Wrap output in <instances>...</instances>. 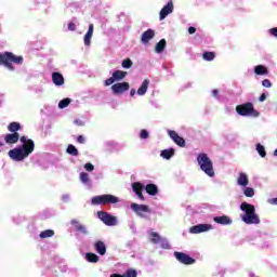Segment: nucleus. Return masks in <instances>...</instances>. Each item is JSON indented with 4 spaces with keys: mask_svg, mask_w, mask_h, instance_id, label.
Wrapping results in <instances>:
<instances>
[{
    "mask_svg": "<svg viewBox=\"0 0 277 277\" xmlns=\"http://www.w3.org/2000/svg\"><path fill=\"white\" fill-rule=\"evenodd\" d=\"M19 141L22 142V145L9 151V157L13 161H24V159H27V157H29V155H31L36 148V143H34V140H30L27 136H22Z\"/></svg>",
    "mask_w": 277,
    "mask_h": 277,
    "instance_id": "1",
    "label": "nucleus"
},
{
    "mask_svg": "<svg viewBox=\"0 0 277 277\" xmlns=\"http://www.w3.org/2000/svg\"><path fill=\"white\" fill-rule=\"evenodd\" d=\"M240 211H242L240 214V220H242L245 224H261V217H259V214H256V208L254 205L245 201L240 205Z\"/></svg>",
    "mask_w": 277,
    "mask_h": 277,
    "instance_id": "2",
    "label": "nucleus"
},
{
    "mask_svg": "<svg viewBox=\"0 0 277 277\" xmlns=\"http://www.w3.org/2000/svg\"><path fill=\"white\" fill-rule=\"evenodd\" d=\"M132 189L134 194H136L137 198H140L142 201L146 200L144 198V195L142 194L144 189L149 196H157V194H159V187H157V185L155 184H147L146 186H144V184L140 182H134L132 184Z\"/></svg>",
    "mask_w": 277,
    "mask_h": 277,
    "instance_id": "3",
    "label": "nucleus"
},
{
    "mask_svg": "<svg viewBox=\"0 0 277 277\" xmlns=\"http://www.w3.org/2000/svg\"><path fill=\"white\" fill-rule=\"evenodd\" d=\"M24 62L23 56L14 55L12 52L0 53V64L5 66L9 70H14V65L22 66Z\"/></svg>",
    "mask_w": 277,
    "mask_h": 277,
    "instance_id": "4",
    "label": "nucleus"
},
{
    "mask_svg": "<svg viewBox=\"0 0 277 277\" xmlns=\"http://www.w3.org/2000/svg\"><path fill=\"white\" fill-rule=\"evenodd\" d=\"M197 162L200 167V170L205 172L210 177L215 176V171L213 170V161H211V158L207 156V154H199L197 157Z\"/></svg>",
    "mask_w": 277,
    "mask_h": 277,
    "instance_id": "5",
    "label": "nucleus"
},
{
    "mask_svg": "<svg viewBox=\"0 0 277 277\" xmlns=\"http://www.w3.org/2000/svg\"><path fill=\"white\" fill-rule=\"evenodd\" d=\"M117 202H120V198L109 194L98 195L91 199V205H94V206L117 205Z\"/></svg>",
    "mask_w": 277,
    "mask_h": 277,
    "instance_id": "6",
    "label": "nucleus"
},
{
    "mask_svg": "<svg viewBox=\"0 0 277 277\" xmlns=\"http://www.w3.org/2000/svg\"><path fill=\"white\" fill-rule=\"evenodd\" d=\"M236 111L239 116H253V118H259V111L254 109V105L250 102L238 105Z\"/></svg>",
    "mask_w": 277,
    "mask_h": 277,
    "instance_id": "7",
    "label": "nucleus"
},
{
    "mask_svg": "<svg viewBox=\"0 0 277 277\" xmlns=\"http://www.w3.org/2000/svg\"><path fill=\"white\" fill-rule=\"evenodd\" d=\"M97 216L106 226H116L118 224V219L109 214V212L100 211L97 212Z\"/></svg>",
    "mask_w": 277,
    "mask_h": 277,
    "instance_id": "8",
    "label": "nucleus"
},
{
    "mask_svg": "<svg viewBox=\"0 0 277 277\" xmlns=\"http://www.w3.org/2000/svg\"><path fill=\"white\" fill-rule=\"evenodd\" d=\"M174 256L175 259H177V261L180 263H183V265H194V263H196V260H194L192 256L183 253V252H174Z\"/></svg>",
    "mask_w": 277,
    "mask_h": 277,
    "instance_id": "9",
    "label": "nucleus"
},
{
    "mask_svg": "<svg viewBox=\"0 0 277 277\" xmlns=\"http://www.w3.org/2000/svg\"><path fill=\"white\" fill-rule=\"evenodd\" d=\"M130 207H131L132 211H134V213H136V215H138L140 217H144L143 213H148V211H150L148 209V206H146V205L131 203Z\"/></svg>",
    "mask_w": 277,
    "mask_h": 277,
    "instance_id": "10",
    "label": "nucleus"
},
{
    "mask_svg": "<svg viewBox=\"0 0 277 277\" xmlns=\"http://www.w3.org/2000/svg\"><path fill=\"white\" fill-rule=\"evenodd\" d=\"M174 12V3L172 1H169L160 11V21L166 19V17L169 14H172Z\"/></svg>",
    "mask_w": 277,
    "mask_h": 277,
    "instance_id": "11",
    "label": "nucleus"
},
{
    "mask_svg": "<svg viewBox=\"0 0 277 277\" xmlns=\"http://www.w3.org/2000/svg\"><path fill=\"white\" fill-rule=\"evenodd\" d=\"M114 94H123L129 90V82H118L111 87Z\"/></svg>",
    "mask_w": 277,
    "mask_h": 277,
    "instance_id": "12",
    "label": "nucleus"
},
{
    "mask_svg": "<svg viewBox=\"0 0 277 277\" xmlns=\"http://www.w3.org/2000/svg\"><path fill=\"white\" fill-rule=\"evenodd\" d=\"M207 230H211L210 224H198L190 227L189 233L193 235H198L199 233H207Z\"/></svg>",
    "mask_w": 277,
    "mask_h": 277,
    "instance_id": "13",
    "label": "nucleus"
},
{
    "mask_svg": "<svg viewBox=\"0 0 277 277\" xmlns=\"http://www.w3.org/2000/svg\"><path fill=\"white\" fill-rule=\"evenodd\" d=\"M71 226H74V230L78 233V235H88V227L85 225L79 223L77 220H71Z\"/></svg>",
    "mask_w": 277,
    "mask_h": 277,
    "instance_id": "14",
    "label": "nucleus"
},
{
    "mask_svg": "<svg viewBox=\"0 0 277 277\" xmlns=\"http://www.w3.org/2000/svg\"><path fill=\"white\" fill-rule=\"evenodd\" d=\"M92 36H94V24L89 25V29L84 35V39H83L84 47H90V44H92Z\"/></svg>",
    "mask_w": 277,
    "mask_h": 277,
    "instance_id": "15",
    "label": "nucleus"
},
{
    "mask_svg": "<svg viewBox=\"0 0 277 277\" xmlns=\"http://www.w3.org/2000/svg\"><path fill=\"white\" fill-rule=\"evenodd\" d=\"M21 140V134L18 132H13L11 134H6L4 137V142L6 144H16Z\"/></svg>",
    "mask_w": 277,
    "mask_h": 277,
    "instance_id": "16",
    "label": "nucleus"
},
{
    "mask_svg": "<svg viewBox=\"0 0 277 277\" xmlns=\"http://www.w3.org/2000/svg\"><path fill=\"white\" fill-rule=\"evenodd\" d=\"M94 248L101 256H105V254H107V247L105 246V242L98 240L95 242Z\"/></svg>",
    "mask_w": 277,
    "mask_h": 277,
    "instance_id": "17",
    "label": "nucleus"
},
{
    "mask_svg": "<svg viewBox=\"0 0 277 277\" xmlns=\"http://www.w3.org/2000/svg\"><path fill=\"white\" fill-rule=\"evenodd\" d=\"M153 38H155V30L147 29L145 32H143L141 40L143 44H148Z\"/></svg>",
    "mask_w": 277,
    "mask_h": 277,
    "instance_id": "18",
    "label": "nucleus"
},
{
    "mask_svg": "<svg viewBox=\"0 0 277 277\" xmlns=\"http://www.w3.org/2000/svg\"><path fill=\"white\" fill-rule=\"evenodd\" d=\"M80 181L82 184L85 185V187H88V189H92V180H90V174H88L85 172H81Z\"/></svg>",
    "mask_w": 277,
    "mask_h": 277,
    "instance_id": "19",
    "label": "nucleus"
},
{
    "mask_svg": "<svg viewBox=\"0 0 277 277\" xmlns=\"http://www.w3.org/2000/svg\"><path fill=\"white\" fill-rule=\"evenodd\" d=\"M214 222L216 224H221L223 226H226L228 224H233V220H230V217L226 216V215H223V216H215L214 219Z\"/></svg>",
    "mask_w": 277,
    "mask_h": 277,
    "instance_id": "20",
    "label": "nucleus"
},
{
    "mask_svg": "<svg viewBox=\"0 0 277 277\" xmlns=\"http://www.w3.org/2000/svg\"><path fill=\"white\" fill-rule=\"evenodd\" d=\"M52 81L54 85H64V76L60 72H53Z\"/></svg>",
    "mask_w": 277,
    "mask_h": 277,
    "instance_id": "21",
    "label": "nucleus"
},
{
    "mask_svg": "<svg viewBox=\"0 0 277 277\" xmlns=\"http://www.w3.org/2000/svg\"><path fill=\"white\" fill-rule=\"evenodd\" d=\"M148 85H150V81L144 80L142 85L138 88L136 94H138V96H144V94H146V92H148Z\"/></svg>",
    "mask_w": 277,
    "mask_h": 277,
    "instance_id": "22",
    "label": "nucleus"
},
{
    "mask_svg": "<svg viewBox=\"0 0 277 277\" xmlns=\"http://www.w3.org/2000/svg\"><path fill=\"white\" fill-rule=\"evenodd\" d=\"M175 150L174 148H168V149H163L160 154V156L162 157V159H172V157H174Z\"/></svg>",
    "mask_w": 277,
    "mask_h": 277,
    "instance_id": "23",
    "label": "nucleus"
},
{
    "mask_svg": "<svg viewBox=\"0 0 277 277\" xmlns=\"http://www.w3.org/2000/svg\"><path fill=\"white\" fill-rule=\"evenodd\" d=\"M126 77H127V71L115 70L113 72V78L115 79V81H122V79H124Z\"/></svg>",
    "mask_w": 277,
    "mask_h": 277,
    "instance_id": "24",
    "label": "nucleus"
},
{
    "mask_svg": "<svg viewBox=\"0 0 277 277\" xmlns=\"http://www.w3.org/2000/svg\"><path fill=\"white\" fill-rule=\"evenodd\" d=\"M166 39H161L155 48L156 53H161L162 51H166Z\"/></svg>",
    "mask_w": 277,
    "mask_h": 277,
    "instance_id": "25",
    "label": "nucleus"
},
{
    "mask_svg": "<svg viewBox=\"0 0 277 277\" xmlns=\"http://www.w3.org/2000/svg\"><path fill=\"white\" fill-rule=\"evenodd\" d=\"M238 185H241L242 187H247V185H248V175H246V173H240L239 174Z\"/></svg>",
    "mask_w": 277,
    "mask_h": 277,
    "instance_id": "26",
    "label": "nucleus"
},
{
    "mask_svg": "<svg viewBox=\"0 0 277 277\" xmlns=\"http://www.w3.org/2000/svg\"><path fill=\"white\" fill-rule=\"evenodd\" d=\"M67 154L71 155L72 157H77L79 155V149H77V147H75V145L69 144L67 146Z\"/></svg>",
    "mask_w": 277,
    "mask_h": 277,
    "instance_id": "27",
    "label": "nucleus"
},
{
    "mask_svg": "<svg viewBox=\"0 0 277 277\" xmlns=\"http://www.w3.org/2000/svg\"><path fill=\"white\" fill-rule=\"evenodd\" d=\"M161 236H159V233H157V232H151L150 233V241H151V243H155V245H157V243H160V241H161Z\"/></svg>",
    "mask_w": 277,
    "mask_h": 277,
    "instance_id": "28",
    "label": "nucleus"
},
{
    "mask_svg": "<svg viewBox=\"0 0 277 277\" xmlns=\"http://www.w3.org/2000/svg\"><path fill=\"white\" fill-rule=\"evenodd\" d=\"M11 133H16V131H21V123L18 122H11L8 127Z\"/></svg>",
    "mask_w": 277,
    "mask_h": 277,
    "instance_id": "29",
    "label": "nucleus"
},
{
    "mask_svg": "<svg viewBox=\"0 0 277 277\" xmlns=\"http://www.w3.org/2000/svg\"><path fill=\"white\" fill-rule=\"evenodd\" d=\"M254 72L255 75H267V67L263 65H258L254 68Z\"/></svg>",
    "mask_w": 277,
    "mask_h": 277,
    "instance_id": "30",
    "label": "nucleus"
},
{
    "mask_svg": "<svg viewBox=\"0 0 277 277\" xmlns=\"http://www.w3.org/2000/svg\"><path fill=\"white\" fill-rule=\"evenodd\" d=\"M53 235H55V232H53V229H47V230H44V232H41L40 235H39V237H40L41 239H47V238H49V237H53Z\"/></svg>",
    "mask_w": 277,
    "mask_h": 277,
    "instance_id": "31",
    "label": "nucleus"
},
{
    "mask_svg": "<svg viewBox=\"0 0 277 277\" xmlns=\"http://www.w3.org/2000/svg\"><path fill=\"white\" fill-rule=\"evenodd\" d=\"M85 259L89 263H98V255L95 253H87Z\"/></svg>",
    "mask_w": 277,
    "mask_h": 277,
    "instance_id": "32",
    "label": "nucleus"
},
{
    "mask_svg": "<svg viewBox=\"0 0 277 277\" xmlns=\"http://www.w3.org/2000/svg\"><path fill=\"white\" fill-rule=\"evenodd\" d=\"M256 150L260 155V157H267V151H265V146L261 145V143L256 144Z\"/></svg>",
    "mask_w": 277,
    "mask_h": 277,
    "instance_id": "33",
    "label": "nucleus"
},
{
    "mask_svg": "<svg viewBox=\"0 0 277 277\" xmlns=\"http://www.w3.org/2000/svg\"><path fill=\"white\" fill-rule=\"evenodd\" d=\"M203 60H206V62H213V60H215V53L205 52L203 53Z\"/></svg>",
    "mask_w": 277,
    "mask_h": 277,
    "instance_id": "34",
    "label": "nucleus"
},
{
    "mask_svg": "<svg viewBox=\"0 0 277 277\" xmlns=\"http://www.w3.org/2000/svg\"><path fill=\"white\" fill-rule=\"evenodd\" d=\"M68 105H70V98H64L58 103L60 109H65Z\"/></svg>",
    "mask_w": 277,
    "mask_h": 277,
    "instance_id": "35",
    "label": "nucleus"
},
{
    "mask_svg": "<svg viewBox=\"0 0 277 277\" xmlns=\"http://www.w3.org/2000/svg\"><path fill=\"white\" fill-rule=\"evenodd\" d=\"M121 66L122 68H131V66H133V61H131V58L123 60Z\"/></svg>",
    "mask_w": 277,
    "mask_h": 277,
    "instance_id": "36",
    "label": "nucleus"
},
{
    "mask_svg": "<svg viewBox=\"0 0 277 277\" xmlns=\"http://www.w3.org/2000/svg\"><path fill=\"white\" fill-rule=\"evenodd\" d=\"M173 142H175L177 146H181V148H185V138L177 136Z\"/></svg>",
    "mask_w": 277,
    "mask_h": 277,
    "instance_id": "37",
    "label": "nucleus"
},
{
    "mask_svg": "<svg viewBox=\"0 0 277 277\" xmlns=\"http://www.w3.org/2000/svg\"><path fill=\"white\" fill-rule=\"evenodd\" d=\"M160 246L163 250H170V242H168V239L166 238H161Z\"/></svg>",
    "mask_w": 277,
    "mask_h": 277,
    "instance_id": "38",
    "label": "nucleus"
},
{
    "mask_svg": "<svg viewBox=\"0 0 277 277\" xmlns=\"http://www.w3.org/2000/svg\"><path fill=\"white\" fill-rule=\"evenodd\" d=\"M245 196H247V198H252V196H254V189L251 187L245 188Z\"/></svg>",
    "mask_w": 277,
    "mask_h": 277,
    "instance_id": "39",
    "label": "nucleus"
},
{
    "mask_svg": "<svg viewBox=\"0 0 277 277\" xmlns=\"http://www.w3.org/2000/svg\"><path fill=\"white\" fill-rule=\"evenodd\" d=\"M126 277H137V272L135 269L130 268L126 272Z\"/></svg>",
    "mask_w": 277,
    "mask_h": 277,
    "instance_id": "40",
    "label": "nucleus"
},
{
    "mask_svg": "<svg viewBox=\"0 0 277 277\" xmlns=\"http://www.w3.org/2000/svg\"><path fill=\"white\" fill-rule=\"evenodd\" d=\"M84 170H87V172H94V164L88 162L84 164Z\"/></svg>",
    "mask_w": 277,
    "mask_h": 277,
    "instance_id": "41",
    "label": "nucleus"
},
{
    "mask_svg": "<svg viewBox=\"0 0 277 277\" xmlns=\"http://www.w3.org/2000/svg\"><path fill=\"white\" fill-rule=\"evenodd\" d=\"M141 140H148V131L142 130L140 133Z\"/></svg>",
    "mask_w": 277,
    "mask_h": 277,
    "instance_id": "42",
    "label": "nucleus"
},
{
    "mask_svg": "<svg viewBox=\"0 0 277 277\" xmlns=\"http://www.w3.org/2000/svg\"><path fill=\"white\" fill-rule=\"evenodd\" d=\"M169 135L171 140H173V142L179 137V134L176 133V131H173V130L169 131Z\"/></svg>",
    "mask_w": 277,
    "mask_h": 277,
    "instance_id": "43",
    "label": "nucleus"
},
{
    "mask_svg": "<svg viewBox=\"0 0 277 277\" xmlns=\"http://www.w3.org/2000/svg\"><path fill=\"white\" fill-rule=\"evenodd\" d=\"M262 85L264 88H272V81H269V79H265L262 81Z\"/></svg>",
    "mask_w": 277,
    "mask_h": 277,
    "instance_id": "44",
    "label": "nucleus"
},
{
    "mask_svg": "<svg viewBox=\"0 0 277 277\" xmlns=\"http://www.w3.org/2000/svg\"><path fill=\"white\" fill-rule=\"evenodd\" d=\"M77 29V25H75V23L70 22L68 24V30L69 31H75Z\"/></svg>",
    "mask_w": 277,
    "mask_h": 277,
    "instance_id": "45",
    "label": "nucleus"
},
{
    "mask_svg": "<svg viewBox=\"0 0 277 277\" xmlns=\"http://www.w3.org/2000/svg\"><path fill=\"white\" fill-rule=\"evenodd\" d=\"M116 80L114 79V77H110L108 79L105 80V85H111Z\"/></svg>",
    "mask_w": 277,
    "mask_h": 277,
    "instance_id": "46",
    "label": "nucleus"
},
{
    "mask_svg": "<svg viewBox=\"0 0 277 277\" xmlns=\"http://www.w3.org/2000/svg\"><path fill=\"white\" fill-rule=\"evenodd\" d=\"M77 143H78V144H84V143H85V138H84L82 135H79V136L77 137Z\"/></svg>",
    "mask_w": 277,
    "mask_h": 277,
    "instance_id": "47",
    "label": "nucleus"
},
{
    "mask_svg": "<svg viewBox=\"0 0 277 277\" xmlns=\"http://www.w3.org/2000/svg\"><path fill=\"white\" fill-rule=\"evenodd\" d=\"M220 91H217V89L212 90V96H214V98H220Z\"/></svg>",
    "mask_w": 277,
    "mask_h": 277,
    "instance_id": "48",
    "label": "nucleus"
},
{
    "mask_svg": "<svg viewBox=\"0 0 277 277\" xmlns=\"http://www.w3.org/2000/svg\"><path fill=\"white\" fill-rule=\"evenodd\" d=\"M269 34H271V36H274L275 38H277V27L272 28V29L269 30Z\"/></svg>",
    "mask_w": 277,
    "mask_h": 277,
    "instance_id": "49",
    "label": "nucleus"
},
{
    "mask_svg": "<svg viewBox=\"0 0 277 277\" xmlns=\"http://www.w3.org/2000/svg\"><path fill=\"white\" fill-rule=\"evenodd\" d=\"M188 34H196V27H194V26H190L189 28H188Z\"/></svg>",
    "mask_w": 277,
    "mask_h": 277,
    "instance_id": "50",
    "label": "nucleus"
},
{
    "mask_svg": "<svg viewBox=\"0 0 277 277\" xmlns=\"http://www.w3.org/2000/svg\"><path fill=\"white\" fill-rule=\"evenodd\" d=\"M70 198V196H68V195H63V197H62V200H63V202H68V199Z\"/></svg>",
    "mask_w": 277,
    "mask_h": 277,
    "instance_id": "51",
    "label": "nucleus"
},
{
    "mask_svg": "<svg viewBox=\"0 0 277 277\" xmlns=\"http://www.w3.org/2000/svg\"><path fill=\"white\" fill-rule=\"evenodd\" d=\"M265 98H267V96L263 93V94L260 96V102L263 103V101H265Z\"/></svg>",
    "mask_w": 277,
    "mask_h": 277,
    "instance_id": "52",
    "label": "nucleus"
},
{
    "mask_svg": "<svg viewBox=\"0 0 277 277\" xmlns=\"http://www.w3.org/2000/svg\"><path fill=\"white\" fill-rule=\"evenodd\" d=\"M135 94H136L135 89H131V90H130V95H131V96H135Z\"/></svg>",
    "mask_w": 277,
    "mask_h": 277,
    "instance_id": "53",
    "label": "nucleus"
},
{
    "mask_svg": "<svg viewBox=\"0 0 277 277\" xmlns=\"http://www.w3.org/2000/svg\"><path fill=\"white\" fill-rule=\"evenodd\" d=\"M271 203H272V205H277V197H276V198L271 199Z\"/></svg>",
    "mask_w": 277,
    "mask_h": 277,
    "instance_id": "54",
    "label": "nucleus"
},
{
    "mask_svg": "<svg viewBox=\"0 0 277 277\" xmlns=\"http://www.w3.org/2000/svg\"><path fill=\"white\" fill-rule=\"evenodd\" d=\"M109 277H124V276H122L120 274H111Z\"/></svg>",
    "mask_w": 277,
    "mask_h": 277,
    "instance_id": "55",
    "label": "nucleus"
},
{
    "mask_svg": "<svg viewBox=\"0 0 277 277\" xmlns=\"http://www.w3.org/2000/svg\"><path fill=\"white\" fill-rule=\"evenodd\" d=\"M0 146H3V143H2V142H0Z\"/></svg>",
    "mask_w": 277,
    "mask_h": 277,
    "instance_id": "56",
    "label": "nucleus"
}]
</instances>
